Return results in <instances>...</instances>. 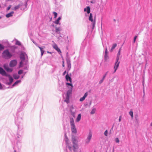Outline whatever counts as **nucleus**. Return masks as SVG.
<instances>
[{
  "instance_id": "f8f14e48",
  "label": "nucleus",
  "mask_w": 152,
  "mask_h": 152,
  "mask_svg": "<svg viewBox=\"0 0 152 152\" xmlns=\"http://www.w3.org/2000/svg\"><path fill=\"white\" fill-rule=\"evenodd\" d=\"M71 126L72 132L74 133H77V130L75 125H71Z\"/></svg>"
},
{
  "instance_id": "412c9836",
  "label": "nucleus",
  "mask_w": 152,
  "mask_h": 152,
  "mask_svg": "<svg viewBox=\"0 0 152 152\" xmlns=\"http://www.w3.org/2000/svg\"><path fill=\"white\" fill-rule=\"evenodd\" d=\"M117 46V44L116 43H115L113 45V46L111 49V51L112 52L114 49Z\"/></svg>"
},
{
  "instance_id": "c03bdc74",
  "label": "nucleus",
  "mask_w": 152,
  "mask_h": 152,
  "mask_svg": "<svg viewBox=\"0 0 152 152\" xmlns=\"http://www.w3.org/2000/svg\"><path fill=\"white\" fill-rule=\"evenodd\" d=\"M106 76V75H105L103 77V78H102V79H103V80H104V78H105V77Z\"/></svg>"
},
{
  "instance_id": "7ed1b4c3",
  "label": "nucleus",
  "mask_w": 152,
  "mask_h": 152,
  "mask_svg": "<svg viewBox=\"0 0 152 152\" xmlns=\"http://www.w3.org/2000/svg\"><path fill=\"white\" fill-rule=\"evenodd\" d=\"M72 142L73 144V145L72 147V148H73V150L74 152H76V149L77 148L78 146L75 143L76 142V139L75 138L72 139Z\"/></svg>"
},
{
  "instance_id": "72a5a7b5",
  "label": "nucleus",
  "mask_w": 152,
  "mask_h": 152,
  "mask_svg": "<svg viewBox=\"0 0 152 152\" xmlns=\"http://www.w3.org/2000/svg\"><path fill=\"white\" fill-rule=\"evenodd\" d=\"M23 70H20L18 71V74L19 75H20L23 73Z\"/></svg>"
},
{
  "instance_id": "f03ea898",
  "label": "nucleus",
  "mask_w": 152,
  "mask_h": 152,
  "mask_svg": "<svg viewBox=\"0 0 152 152\" xmlns=\"http://www.w3.org/2000/svg\"><path fill=\"white\" fill-rule=\"evenodd\" d=\"M2 57L5 59H9L12 56V54L10 53L8 50L4 51L2 54Z\"/></svg>"
},
{
  "instance_id": "c756f323",
  "label": "nucleus",
  "mask_w": 152,
  "mask_h": 152,
  "mask_svg": "<svg viewBox=\"0 0 152 152\" xmlns=\"http://www.w3.org/2000/svg\"><path fill=\"white\" fill-rule=\"evenodd\" d=\"M53 14L54 16V18H56L57 17V13L55 12H53Z\"/></svg>"
},
{
  "instance_id": "49530a36",
  "label": "nucleus",
  "mask_w": 152,
  "mask_h": 152,
  "mask_svg": "<svg viewBox=\"0 0 152 152\" xmlns=\"http://www.w3.org/2000/svg\"><path fill=\"white\" fill-rule=\"evenodd\" d=\"M19 82V81H17L15 83V84L16 85V84H18Z\"/></svg>"
},
{
  "instance_id": "f704fd0d",
  "label": "nucleus",
  "mask_w": 152,
  "mask_h": 152,
  "mask_svg": "<svg viewBox=\"0 0 152 152\" xmlns=\"http://www.w3.org/2000/svg\"><path fill=\"white\" fill-rule=\"evenodd\" d=\"M11 7H12V6L11 5H9L7 8V11H8L10 9Z\"/></svg>"
},
{
  "instance_id": "9b49d317",
  "label": "nucleus",
  "mask_w": 152,
  "mask_h": 152,
  "mask_svg": "<svg viewBox=\"0 0 152 152\" xmlns=\"http://www.w3.org/2000/svg\"><path fill=\"white\" fill-rule=\"evenodd\" d=\"M71 91H69L67 93V95L66 97V99L64 100V101L66 102L67 103L69 102V93H71Z\"/></svg>"
},
{
  "instance_id": "5fc2aeb1",
  "label": "nucleus",
  "mask_w": 152,
  "mask_h": 152,
  "mask_svg": "<svg viewBox=\"0 0 152 152\" xmlns=\"http://www.w3.org/2000/svg\"><path fill=\"white\" fill-rule=\"evenodd\" d=\"M91 3H93V1H91Z\"/></svg>"
},
{
  "instance_id": "5701e85b",
  "label": "nucleus",
  "mask_w": 152,
  "mask_h": 152,
  "mask_svg": "<svg viewBox=\"0 0 152 152\" xmlns=\"http://www.w3.org/2000/svg\"><path fill=\"white\" fill-rule=\"evenodd\" d=\"M20 5H17L16 6H15L13 9L12 10H17L18 9L19 7H20Z\"/></svg>"
},
{
  "instance_id": "603ef678",
  "label": "nucleus",
  "mask_w": 152,
  "mask_h": 152,
  "mask_svg": "<svg viewBox=\"0 0 152 152\" xmlns=\"http://www.w3.org/2000/svg\"><path fill=\"white\" fill-rule=\"evenodd\" d=\"M114 148H113V152H114Z\"/></svg>"
},
{
  "instance_id": "0eeeda50",
  "label": "nucleus",
  "mask_w": 152,
  "mask_h": 152,
  "mask_svg": "<svg viewBox=\"0 0 152 152\" xmlns=\"http://www.w3.org/2000/svg\"><path fill=\"white\" fill-rule=\"evenodd\" d=\"M65 137H66L65 141H66V144L67 145V147L69 149L70 151H72V147L70 146V145H69V143L68 142L69 140L66 135H65Z\"/></svg>"
},
{
  "instance_id": "aec40b11",
  "label": "nucleus",
  "mask_w": 152,
  "mask_h": 152,
  "mask_svg": "<svg viewBox=\"0 0 152 152\" xmlns=\"http://www.w3.org/2000/svg\"><path fill=\"white\" fill-rule=\"evenodd\" d=\"M38 47L40 49L41 52V56H42L44 53V51L43 50V48H41L39 46H38Z\"/></svg>"
},
{
  "instance_id": "052dcab7",
  "label": "nucleus",
  "mask_w": 152,
  "mask_h": 152,
  "mask_svg": "<svg viewBox=\"0 0 152 152\" xmlns=\"http://www.w3.org/2000/svg\"><path fill=\"white\" fill-rule=\"evenodd\" d=\"M1 18V17H0V19Z\"/></svg>"
},
{
  "instance_id": "864d4df0",
  "label": "nucleus",
  "mask_w": 152,
  "mask_h": 152,
  "mask_svg": "<svg viewBox=\"0 0 152 152\" xmlns=\"http://www.w3.org/2000/svg\"><path fill=\"white\" fill-rule=\"evenodd\" d=\"M151 125L152 126V122L151 123Z\"/></svg>"
},
{
  "instance_id": "79ce46f5",
  "label": "nucleus",
  "mask_w": 152,
  "mask_h": 152,
  "mask_svg": "<svg viewBox=\"0 0 152 152\" xmlns=\"http://www.w3.org/2000/svg\"><path fill=\"white\" fill-rule=\"evenodd\" d=\"M103 80H103V79H102V80H101L99 81V83H100V84H101L102 83V82H103Z\"/></svg>"
},
{
  "instance_id": "4d7b16f0",
  "label": "nucleus",
  "mask_w": 152,
  "mask_h": 152,
  "mask_svg": "<svg viewBox=\"0 0 152 152\" xmlns=\"http://www.w3.org/2000/svg\"><path fill=\"white\" fill-rule=\"evenodd\" d=\"M107 72H106V74H105V75H107Z\"/></svg>"
},
{
  "instance_id": "de8ad7c7",
  "label": "nucleus",
  "mask_w": 152,
  "mask_h": 152,
  "mask_svg": "<svg viewBox=\"0 0 152 152\" xmlns=\"http://www.w3.org/2000/svg\"><path fill=\"white\" fill-rule=\"evenodd\" d=\"M107 49H106L105 51V54H107Z\"/></svg>"
},
{
  "instance_id": "a211bd4d",
  "label": "nucleus",
  "mask_w": 152,
  "mask_h": 152,
  "mask_svg": "<svg viewBox=\"0 0 152 152\" xmlns=\"http://www.w3.org/2000/svg\"><path fill=\"white\" fill-rule=\"evenodd\" d=\"M121 48H120L119 49V51L118 52V54H117V58H116V60H119V56L120 55V53H121Z\"/></svg>"
},
{
  "instance_id": "c85d7f7f",
  "label": "nucleus",
  "mask_w": 152,
  "mask_h": 152,
  "mask_svg": "<svg viewBox=\"0 0 152 152\" xmlns=\"http://www.w3.org/2000/svg\"><path fill=\"white\" fill-rule=\"evenodd\" d=\"M4 69L6 70V69H7V68L9 67L8 66L7 64H4Z\"/></svg>"
},
{
  "instance_id": "58836bf2",
  "label": "nucleus",
  "mask_w": 152,
  "mask_h": 152,
  "mask_svg": "<svg viewBox=\"0 0 152 152\" xmlns=\"http://www.w3.org/2000/svg\"><path fill=\"white\" fill-rule=\"evenodd\" d=\"M137 37V36H136L134 37V43H135V42L136 41V39Z\"/></svg>"
},
{
  "instance_id": "1a4fd4ad",
  "label": "nucleus",
  "mask_w": 152,
  "mask_h": 152,
  "mask_svg": "<svg viewBox=\"0 0 152 152\" xmlns=\"http://www.w3.org/2000/svg\"><path fill=\"white\" fill-rule=\"evenodd\" d=\"M89 20L90 21L93 22V26L94 27L95 24V20H93V19L92 14L91 13L90 14V15L89 18Z\"/></svg>"
},
{
  "instance_id": "cd10ccee",
  "label": "nucleus",
  "mask_w": 152,
  "mask_h": 152,
  "mask_svg": "<svg viewBox=\"0 0 152 152\" xmlns=\"http://www.w3.org/2000/svg\"><path fill=\"white\" fill-rule=\"evenodd\" d=\"M129 114L131 115L132 118L133 117V113L132 111H130L129 112Z\"/></svg>"
},
{
  "instance_id": "a878e982",
  "label": "nucleus",
  "mask_w": 152,
  "mask_h": 152,
  "mask_svg": "<svg viewBox=\"0 0 152 152\" xmlns=\"http://www.w3.org/2000/svg\"><path fill=\"white\" fill-rule=\"evenodd\" d=\"M6 70L8 72H11L12 71V69L9 68V67L7 68V69H6Z\"/></svg>"
},
{
  "instance_id": "e433bc0d",
  "label": "nucleus",
  "mask_w": 152,
  "mask_h": 152,
  "mask_svg": "<svg viewBox=\"0 0 152 152\" xmlns=\"http://www.w3.org/2000/svg\"><path fill=\"white\" fill-rule=\"evenodd\" d=\"M66 85H69L71 86L72 88L73 86L72 85V84L71 83H66Z\"/></svg>"
},
{
  "instance_id": "ddd939ff",
  "label": "nucleus",
  "mask_w": 152,
  "mask_h": 152,
  "mask_svg": "<svg viewBox=\"0 0 152 152\" xmlns=\"http://www.w3.org/2000/svg\"><path fill=\"white\" fill-rule=\"evenodd\" d=\"M65 77L66 80L67 81H69L70 83L72 82V79L68 74H67V75Z\"/></svg>"
},
{
  "instance_id": "2eb2a0df",
  "label": "nucleus",
  "mask_w": 152,
  "mask_h": 152,
  "mask_svg": "<svg viewBox=\"0 0 152 152\" xmlns=\"http://www.w3.org/2000/svg\"><path fill=\"white\" fill-rule=\"evenodd\" d=\"M84 11L85 12L86 11L88 14H89L90 12V8L88 6L86 8H85L84 9Z\"/></svg>"
},
{
  "instance_id": "a19ab883",
  "label": "nucleus",
  "mask_w": 152,
  "mask_h": 152,
  "mask_svg": "<svg viewBox=\"0 0 152 152\" xmlns=\"http://www.w3.org/2000/svg\"><path fill=\"white\" fill-rule=\"evenodd\" d=\"M65 66L64 65V60H63L62 61V66L63 67H64Z\"/></svg>"
},
{
  "instance_id": "9d476101",
  "label": "nucleus",
  "mask_w": 152,
  "mask_h": 152,
  "mask_svg": "<svg viewBox=\"0 0 152 152\" xmlns=\"http://www.w3.org/2000/svg\"><path fill=\"white\" fill-rule=\"evenodd\" d=\"M67 64L68 67V70L69 71L71 68V61L69 59H66Z\"/></svg>"
},
{
  "instance_id": "4be33fe9",
  "label": "nucleus",
  "mask_w": 152,
  "mask_h": 152,
  "mask_svg": "<svg viewBox=\"0 0 152 152\" xmlns=\"http://www.w3.org/2000/svg\"><path fill=\"white\" fill-rule=\"evenodd\" d=\"M61 19V17H59L55 21L54 23L55 24H58L59 23V21Z\"/></svg>"
},
{
  "instance_id": "37998d69",
  "label": "nucleus",
  "mask_w": 152,
  "mask_h": 152,
  "mask_svg": "<svg viewBox=\"0 0 152 152\" xmlns=\"http://www.w3.org/2000/svg\"><path fill=\"white\" fill-rule=\"evenodd\" d=\"M66 71H64V72L63 73V76L64 75H65V74H66Z\"/></svg>"
},
{
  "instance_id": "a18cd8bd",
  "label": "nucleus",
  "mask_w": 152,
  "mask_h": 152,
  "mask_svg": "<svg viewBox=\"0 0 152 152\" xmlns=\"http://www.w3.org/2000/svg\"><path fill=\"white\" fill-rule=\"evenodd\" d=\"M121 116H120V117H119V122H120L121 121Z\"/></svg>"
},
{
  "instance_id": "6ab92c4d",
  "label": "nucleus",
  "mask_w": 152,
  "mask_h": 152,
  "mask_svg": "<svg viewBox=\"0 0 152 152\" xmlns=\"http://www.w3.org/2000/svg\"><path fill=\"white\" fill-rule=\"evenodd\" d=\"M81 114H79L78 115L76 118V121L77 122H78L80 120V119H81Z\"/></svg>"
},
{
  "instance_id": "bb28decb",
  "label": "nucleus",
  "mask_w": 152,
  "mask_h": 152,
  "mask_svg": "<svg viewBox=\"0 0 152 152\" xmlns=\"http://www.w3.org/2000/svg\"><path fill=\"white\" fill-rule=\"evenodd\" d=\"M96 110L95 109H92V111L91 112V113L92 114H94Z\"/></svg>"
},
{
  "instance_id": "6e6552de",
  "label": "nucleus",
  "mask_w": 152,
  "mask_h": 152,
  "mask_svg": "<svg viewBox=\"0 0 152 152\" xmlns=\"http://www.w3.org/2000/svg\"><path fill=\"white\" fill-rule=\"evenodd\" d=\"M17 64V61L15 60L11 61L10 64V66L11 67H13L15 66Z\"/></svg>"
},
{
  "instance_id": "393cba45",
  "label": "nucleus",
  "mask_w": 152,
  "mask_h": 152,
  "mask_svg": "<svg viewBox=\"0 0 152 152\" xmlns=\"http://www.w3.org/2000/svg\"><path fill=\"white\" fill-rule=\"evenodd\" d=\"M20 58L22 60H24L25 59V57L23 53H22L20 55Z\"/></svg>"
},
{
  "instance_id": "f3484780",
  "label": "nucleus",
  "mask_w": 152,
  "mask_h": 152,
  "mask_svg": "<svg viewBox=\"0 0 152 152\" xmlns=\"http://www.w3.org/2000/svg\"><path fill=\"white\" fill-rule=\"evenodd\" d=\"M70 122L71 126L75 125L74 124V119L73 118H70Z\"/></svg>"
},
{
  "instance_id": "b1692460",
  "label": "nucleus",
  "mask_w": 152,
  "mask_h": 152,
  "mask_svg": "<svg viewBox=\"0 0 152 152\" xmlns=\"http://www.w3.org/2000/svg\"><path fill=\"white\" fill-rule=\"evenodd\" d=\"M13 77L15 79H18L19 77V75H13Z\"/></svg>"
},
{
  "instance_id": "3c124183",
  "label": "nucleus",
  "mask_w": 152,
  "mask_h": 152,
  "mask_svg": "<svg viewBox=\"0 0 152 152\" xmlns=\"http://www.w3.org/2000/svg\"><path fill=\"white\" fill-rule=\"evenodd\" d=\"M16 84H15V83L13 85V86H15Z\"/></svg>"
},
{
  "instance_id": "ea45409f",
  "label": "nucleus",
  "mask_w": 152,
  "mask_h": 152,
  "mask_svg": "<svg viewBox=\"0 0 152 152\" xmlns=\"http://www.w3.org/2000/svg\"><path fill=\"white\" fill-rule=\"evenodd\" d=\"M56 32H58L60 31V29L59 28H56Z\"/></svg>"
},
{
  "instance_id": "8fccbe9b",
  "label": "nucleus",
  "mask_w": 152,
  "mask_h": 152,
  "mask_svg": "<svg viewBox=\"0 0 152 152\" xmlns=\"http://www.w3.org/2000/svg\"><path fill=\"white\" fill-rule=\"evenodd\" d=\"M107 54H105L104 57L106 58L107 57Z\"/></svg>"
},
{
  "instance_id": "423d86ee",
  "label": "nucleus",
  "mask_w": 152,
  "mask_h": 152,
  "mask_svg": "<svg viewBox=\"0 0 152 152\" xmlns=\"http://www.w3.org/2000/svg\"><path fill=\"white\" fill-rule=\"evenodd\" d=\"M53 47L55 49L57 50L60 54L61 53V52L60 49L58 48L57 45L56 44H54L53 45Z\"/></svg>"
},
{
  "instance_id": "c9c22d12",
  "label": "nucleus",
  "mask_w": 152,
  "mask_h": 152,
  "mask_svg": "<svg viewBox=\"0 0 152 152\" xmlns=\"http://www.w3.org/2000/svg\"><path fill=\"white\" fill-rule=\"evenodd\" d=\"M115 142H117V143H119V140L118 139V138H116L115 139Z\"/></svg>"
},
{
  "instance_id": "4468645a",
  "label": "nucleus",
  "mask_w": 152,
  "mask_h": 152,
  "mask_svg": "<svg viewBox=\"0 0 152 152\" xmlns=\"http://www.w3.org/2000/svg\"><path fill=\"white\" fill-rule=\"evenodd\" d=\"M88 94L87 92L86 93L84 96L80 99V102H82L85 99L86 97L87 96Z\"/></svg>"
},
{
  "instance_id": "6e6d98bb",
  "label": "nucleus",
  "mask_w": 152,
  "mask_h": 152,
  "mask_svg": "<svg viewBox=\"0 0 152 152\" xmlns=\"http://www.w3.org/2000/svg\"><path fill=\"white\" fill-rule=\"evenodd\" d=\"M43 49L45 48V46L43 47Z\"/></svg>"
},
{
  "instance_id": "7c9ffc66",
  "label": "nucleus",
  "mask_w": 152,
  "mask_h": 152,
  "mask_svg": "<svg viewBox=\"0 0 152 152\" xmlns=\"http://www.w3.org/2000/svg\"><path fill=\"white\" fill-rule=\"evenodd\" d=\"M4 47L3 46L0 44V50H1L4 49Z\"/></svg>"
},
{
  "instance_id": "20e7f679",
  "label": "nucleus",
  "mask_w": 152,
  "mask_h": 152,
  "mask_svg": "<svg viewBox=\"0 0 152 152\" xmlns=\"http://www.w3.org/2000/svg\"><path fill=\"white\" fill-rule=\"evenodd\" d=\"M118 60H116V61L115 63V66L114 67V69H115L114 73L115 72L119 65L120 62L118 61Z\"/></svg>"
},
{
  "instance_id": "bf43d9fd",
  "label": "nucleus",
  "mask_w": 152,
  "mask_h": 152,
  "mask_svg": "<svg viewBox=\"0 0 152 152\" xmlns=\"http://www.w3.org/2000/svg\"><path fill=\"white\" fill-rule=\"evenodd\" d=\"M47 52H48V53H49V52H48V51Z\"/></svg>"
},
{
  "instance_id": "2f4dec72",
  "label": "nucleus",
  "mask_w": 152,
  "mask_h": 152,
  "mask_svg": "<svg viewBox=\"0 0 152 152\" xmlns=\"http://www.w3.org/2000/svg\"><path fill=\"white\" fill-rule=\"evenodd\" d=\"M16 44L18 45H20L21 43L19 41H17L16 42Z\"/></svg>"
},
{
  "instance_id": "f257e3e1",
  "label": "nucleus",
  "mask_w": 152,
  "mask_h": 152,
  "mask_svg": "<svg viewBox=\"0 0 152 152\" xmlns=\"http://www.w3.org/2000/svg\"><path fill=\"white\" fill-rule=\"evenodd\" d=\"M0 73L3 76H5L9 77V81L10 82V84H11L13 80L12 77L10 75L7 74L5 71L3 69L0 67Z\"/></svg>"
},
{
  "instance_id": "dca6fc26",
  "label": "nucleus",
  "mask_w": 152,
  "mask_h": 152,
  "mask_svg": "<svg viewBox=\"0 0 152 152\" xmlns=\"http://www.w3.org/2000/svg\"><path fill=\"white\" fill-rule=\"evenodd\" d=\"M13 13H14V12L13 11L11 12L10 13L7 14L6 15V16L7 18L11 17L12 16Z\"/></svg>"
},
{
  "instance_id": "473e14b6",
  "label": "nucleus",
  "mask_w": 152,
  "mask_h": 152,
  "mask_svg": "<svg viewBox=\"0 0 152 152\" xmlns=\"http://www.w3.org/2000/svg\"><path fill=\"white\" fill-rule=\"evenodd\" d=\"M71 114L73 116V117H75V113L74 112H71Z\"/></svg>"
},
{
  "instance_id": "13d9d810",
  "label": "nucleus",
  "mask_w": 152,
  "mask_h": 152,
  "mask_svg": "<svg viewBox=\"0 0 152 152\" xmlns=\"http://www.w3.org/2000/svg\"><path fill=\"white\" fill-rule=\"evenodd\" d=\"M14 152H16V151L15 150H14Z\"/></svg>"
},
{
  "instance_id": "39448f33",
  "label": "nucleus",
  "mask_w": 152,
  "mask_h": 152,
  "mask_svg": "<svg viewBox=\"0 0 152 152\" xmlns=\"http://www.w3.org/2000/svg\"><path fill=\"white\" fill-rule=\"evenodd\" d=\"M92 136V134L91 132H90L89 133L87 139L86 140V143H88L90 142V140Z\"/></svg>"
},
{
  "instance_id": "4c0bfd02",
  "label": "nucleus",
  "mask_w": 152,
  "mask_h": 152,
  "mask_svg": "<svg viewBox=\"0 0 152 152\" xmlns=\"http://www.w3.org/2000/svg\"><path fill=\"white\" fill-rule=\"evenodd\" d=\"M107 133H108V132H107V130H106L104 133V134L106 136H107Z\"/></svg>"
},
{
  "instance_id": "09e8293b",
  "label": "nucleus",
  "mask_w": 152,
  "mask_h": 152,
  "mask_svg": "<svg viewBox=\"0 0 152 152\" xmlns=\"http://www.w3.org/2000/svg\"><path fill=\"white\" fill-rule=\"evenodd\" d=\"M20 65H21L22 64L23 62H22V61H21V62H20Z\"/></svg>"
},
{
  "instance_id": "680f3d73",
  "label": "nucleus",
  "mask_w": 152,
  "mask_h": 152,
  "mask_svg": "<svg viewBox=\"0 0 152 152\" xmlns=\"http://www.w3.org/2000/svg\"><path fill=\"white\" fill-rule=\"evenodd\" d=\"M142 152H144V151H142Z\"/></svg>"
}]
</instances>
